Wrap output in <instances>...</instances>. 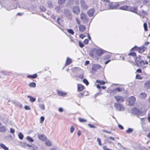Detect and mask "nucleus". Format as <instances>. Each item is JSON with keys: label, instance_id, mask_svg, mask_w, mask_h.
<instances>
[{"label": "nucleus", "instance_id": "obj_1", "mask_svg": "<svg viewBox=\"0 0 150 150\" xmlns=\"http://www.w3.org/2000/svg\"><path fill=\"white\" fill-rule=\"evenodd\" d=\"M128 57L127 58V61L129 62H133V60L132 59H134L137 65L138 66H142V65L145 64L144 61L142 60L140 57Z\"/></svg>", "mask_w": 150, "mask_h": 150}, {"label": "nucleus", "instance_id": "obj_28", "mask_svg": "<svg viewBox=\"0 0 150 150\" xmlns=\"http://www.w3.org/2000/svg\"><path fill=\"white\" fill-rule=\"evenodd\" d=\"M71 62V59L68 57L66 61V65H69Z\"/></svg>", "mask_w": 150, "mask_h": 150}, {"label": "nucleus", "instance_id": "obj_38", "mask_svg": "<svg viewBox=\"0 0 150 150\" xmlns=\"http://www.w3.org/2000/svg\"><path fill=\"white\" fill-rule=\"evenodd\" d=\"M66 0H58V3L59 4H64Z\"/></svg>", "mask_w": 150, "mask_h": 150}, {"label": "nucleus", "instance_id": "obj_62", "mask_svg": "<svg viewBox=\"0 0 150 150\" xmlns=\"http://www.w3.org/2000/svg\"><path fill=\"white\" fill-rule=\"evenodd\" d=\"M140 12H141V14H143V15H145L146 13L145 11H144L143 10H141L140 11Z\"/></svg>", "mask_w": 150, "mask_h": 150}, {"label": "nucleus", "instance_id": "obj_53", "mask_svg": "<svg viewBox=\"0 0 150 150\" xmlns=\"http://www.w3.org/2000/svg\"><path fill=\"white\" fill-rule=\"evenodd\" d=\"M25 109L26 110H30V107L27 105H25L24 107Z\"/></svg>", "mask_w": 150, "mask_h": 150}, {"label": "nucleus", "instance_id": "obj_34", "mask_svg": "<svg viewBox=\"0 0 150 150\" xmlns=\"http://www.w3.org/2000/svg\"><path fill=\"white\" fill-rule=\"evenodd\" d=\"M26 139L28 141L30 142H33L34 141L33 139L29 136L27 137L26 138Z\"/></svg>", "mask_w": 150, "mask_h": 150}, {"label": "nucleus", "instance_id": "obj_57", "mask_svg": "<svg viewBox=\"0 0 150 150\" xmlns=\"http://www.w3.org/2000/svg\"><path fill=\"white\" fill-rule=\"evenodd\" d=\"M88 42V40L87 39H85L83 41V43L85 44H87Z\"/></svg>", "mask_w": 150, "mask_h": 150}, {"label": "nucleus", "instance_id": "obj_49", "mask_svg": "<svg viewBox=\"0 0 150 150\" xmlns=\"http://www.w3.org/2000/svg\"><path fill=\"white\" fill-rule=\"evenodd\" d=\"M40 123H42L44 121V117L43 116H41L40 118Z\"/></svg>", "mask_w": 150, "mask_h": 150}, {"label": "nucleus", "instance_id": "obj_40", "mask_svg": "<svg viewBox=\"0 0 150 150\" xmlns=\"http://www.w3.org/2000/svg\"><path fill=\"white\" fill-rule=\"evenodd\" d=\"M18 136L19 138L20 139L22 140L23 139V135L20 132L18 134Z\"/></svg>", "mask_w": 150, "mask_h": 150}, {"label": "nucleus", "instance_id": "obj_60", "mask_svg": "<svg viewBox=\"0 0 150 150\" xmlns=\"http://www.w3.org/2000/svg\"><path fill=\"white\" fill-rule=\"evenodd\" d=\"M76 21L77 23L78 24H80V21L77 18H76Z\"/></svg>", "mask_w": 150, "mask_h": 150}, {"label": "nucleus", "instance_id": "obj_19", "mask_svg": "<svg viewBox=\"0 0 150 150\" xmlns=\"http://www.w3.org/2000/svg\"><path fill=\"white\" fill-rule=\"evenodd\" d=\"M119 6V5L118 4H117L114 5H112L111 4H110L109 5V7L110 9H116Z\"/></svg>", "mask_w": 150, "mask_h": 150}, {"label": "nucleus", "instance_id": "obj_45", "mask_svg": "<svg viewBox=\"0 0 150 150\" xmlns=\"http://www.w3.org/2000/svg\"><path fill=\"white\" fill-rule=\"evenodd\" d=\"M144 30L146 31L147 30V24L146 23H144Z\"/></svg>", "mask_w": 150, "mask_h": 150}, {"label": "nucleus", "instance_id": "obj_31", "mask_svg": "<svg viewBox=\"0 0 150 150\" xmlns=\"http://www.w3.org/2000/svg\"><path fill=\"white\" fill-rule=\"evenodd\" d=\"M128 55L129 56H136V53L135 52H131L128 54Z\"/></svg>", "mask_w": 150, "mask_h": 150}, {"label": "nucleus", "instance_id": "obj_21", "mask_svg": "<svg viewBox=\"0 0 150 150\" xmlns=\"http://www.w3.org/2000/svg\"><path fill=\"white\" fill-rule=\"evenodd\" d=\"M6 131V128L5 126H2L0 127V132H4Z\"/></svg>", "mask_w": 150, "mask_h": 150}, {"label": "nucleus", "instance_id": "obj_12", "mask_svg": "<svg viewBox=\"0 0 150 150\" xmlns=\"http://www.w3.org/2000/svg\"><path fill=\"white\" fill-rule=\"evenodd\" d=\"M134 48H136V50L139 53H142L143 52L146 50V48L144 47L138 48L137 46H135Z\"/></svg>", "mask_w": 150, "mask_h": 150}, {"label": "nucleus", "instance_id": "obj_15", "mask_svg": "<svg viewBox=\"0 0 150 150\" xmlns=\"http://www.w3.org/2000/svg\"><path fill=\"white\" fill-rule=\"evenodd\" d=\"M94 12V9L92 8L88 11L87 14L89 16L91 17L93 16Z\"/></svg>", "mask_w": 150, "mask_h": 150}, {"label": "nucleus", "instance_id": "obj_22", "mask_svg": "<svg viewBox=\"0 0 150 150\" xmlns=\"http://www.w3.org/2000/svg\"><path fill=\"white\" fill-rule=\"evenodd\" d=\"M27 97L28 98H30V101L32 103L34 102L36 100V98H35L33 97L30 96H27Z\"/></svg>", "mask_w": 150, "mask_h": 150}, {"label": "nucleus", "instance_id": "obj_37", "mask_svg": "<svg viewBox=\"0 0 150 150\" xmlns=\"http://www.w3.org/2000/svg\"><path fill=\"white\" fill-rule=\"evenodd\" d=\"M115 90L116 91H117L119 92H121L123 90L122 88L120 87H117L115 88Z\"/></svg>", "mask_w": 150, "mask_h": 150}, {"label": "nucleus", "instance_id": "obj_50", "mask_svg": "<svg viewBox=\"0 0 150 150\" xmlns=\"http://www.w3.org/2000/svg\"><path fill=\"white\" fill-rule=\"evenodd\" d=\"M0 73L5 75H6L8 74L7 72L6 71H1L0 72Z\"/></svg>", "mask_w": 150, "mask_h": 150}, {"label": "nucleus", "instance_id": "obj_44", "mask_svg": "<svg viewBox=\"0 0 150 150\" xmlns=\"http://www.w3.org/2000/svg\"><path fill=\"white\" fill-rule=\"evenodd\" d=\"M67 32L71 34H74V32L73 30L72 29H69L67 30Z\"/></svg>", "mask_w": 150, "mask_h": 150}, {"label": "nucleus", "instance_id": "obj_14", "mask_svg": "<svg viewBox=\"0 0 150 150\" xmlns=\"http://www.w3.org/2000/svg\"><path fill=\"white\" fill-rule=\"evenodd\" d=\"M106 52L101 49H98L96 50V53L98 56H101L105 52Z\"/></svg>", "mask_w": 150, "mask_h": 150}, {"label": "nucleus", "instance_id": "obj_26", "mask_svg": "<svg viewBox=\"0 0 150 150\" xmlns=\"http://www.w3.org/2000/svg\"><path fill=\"white\" fill-rule=\"evenodd\" d=\"M45 144L47 146H50L52 145V142L50 140H48L46 141Z\"/></svg>", "mask_w": 150, "mask_h": 150}, {"label": "nucleus", "instance_id": "obj_30", "mask_svg": "<svg viewBox=\"0 0 150 150\" xmlns=\"http://www.w3.org/2000/svg\"><path fill=\"white\" fill-rule=\"evenodd\" d=\"M0 146L5 150H8V148L6 146L3 144H0Z\"/></svg>", "mask_w": 150, "mask_h": 150}, {"label": "nucleus", "instance_id": "obj_61", "mask_svg": "<svg viewBox=\"0 0 150 150\" xmlns=\"http://www.w3.org/2000/svg\"><path fill=\"white\" fill-rule=\"evenodd\" d=\"M89 61H86V62H85V63H84V65L85 66H86L88 64H89Z\"/></svg>", "mask_w": 150, "mask_h": 150}, {"label": "nucleus", "instance_id": "obj_39", "mask_svg": "<svg viewBox=\"0 0 150 150\" xmlns=\"http://www.w3.org/2000/svg\"><path fill=\"white\" fill-rule=\"evenodd\" d=\"M30 148H29L30 150H37V148L36 146H32L31 145V147H30Z\"/></svg>", "mask_w": 150, "mask_h": 150}, {"label": "nucleus", "instance_id": "obj_10", "mask_svg": "<svg viewBox=\"0 0 150 150\" xmlns=\"http://www.w3.org/2000/svg\"><path fill=\"white\" fill-rule=\"evenodd\" d=\"M116 100L118 102L122 103L125 100L123 97L120 96H117L115 97Z\"/></svg>", "mask_w": 150, "mask_h": 150}, {"label": "nucleus", "instance_id": "obj_24", "mask_svg": "<svg viewBox=\"0 0 150 150\" xmlns=\"http://www.w3.org/2000/svg\"><path fill=\"white\" fill-rule=\"evenodd\" d=\"M145 87L147 88H150V81H146L144 84Z\"/></svg>", "mask_w": 150, "mask_h": 150}, {"label": "nucleus", "instance_id": "obj_5", "mask_svg": "<svg viewBox=\"0 0 150 150\" xmlns=\"http://www.w3.org/2000/svg\"><path fill=\"white\" fill-rule=\"evenodd\" d=\"M132 112L134 115H139L142 113L141 112L139 109L136 108H133L132 110Z\"/></svg>", "mask_w": 150, "mask_h": 150}, {"label": "nucleus", "instance_id": "obj_3", "mask_svg": "<svg viewBox=\"0 0 150 150\" xmlns=\"http://www.w3.org/2000/svg\"><path fill=\"white\" fill-rule=\"evenodd\" d=\"M81 19L84 23H87L88 21V19L86 15L84 13H82L80 14Z\"/></svg>", "mask_w": 150, "mask_h": 150}, {"label": "nucleus", "instance_id": "obj_36", "mask_svg": "<svg viewBox=\"0 0 150 150\" xmlns=\"http://www.w3.org/2000/svg\"><path fill=\"white\" fill-rule=\"evenodd\" d=\"M39 107L40 109L43 110H44L45 109V105L43 104H39Z\"/></svg>", "mask_w": 150, "mask_h": 150}, {"label": "nucleus", "instance_id": "obj_58", "mask_svg": "<svg viewBox=\"0 0 150 150\" xmlns=\"http://www.w3.org/2000/svg\"><path fill=\"white\" fill-rule=\"evenodd\" d=\"M48 6L50 8H52V4L50 2H48Z\"/></svg>", "mask_w": 150, "mask_h": 150}, {"label": "nucleus", "instance_id": "obj_7", "mask_svg": "<svg viewBox=\"0 0 150 150\" xmlns=\"http://www.w3.org/2000/svg\"><path fill=\"white\" fill-rule=\"evenodd\" d=\"M72 11L75 14L78 15L80 13V9L78 6H74L72 8Z\"/></svg>", "mask_w": 150, "mask_h": 150}, {"label": "nucleus", "instance_id": "obj_11", "mask_svg": "<svg viewBox=\"0 0 150 150\" xmlns=\"http://www.w3.org/2000/svg\"><path fill=\"white\" fill-rule=\"evenodd\" d=\"M81 6L84 9H87L88 8V5L86 4L84 0H81Z\"/></svg>", "mask_w": 150, "mask_h": 150}, {"label": "nucleus", "instance_id": "obj_13", "mask_svg": "<svg viewBox=\"0 0 150 150\" xmlns=\"http://www.w3.org/2000/svg\"><path fill=\"white\" fill-rule=\"evenodd\" d=\"M38 137L39 139L42 141H45L47 139V137L44 135L39 134H38Z\"/></svg>", "mask_w": 150, "mask_h": 150}, {"label": "nucleus", "instance_id": "obj_43", "mask_svg": "<svg viewBox=\"0 0 150 150\" xmlns=\"http://www.w3.org/2000/svg\"><path fill=\"white\" fill-rule=\"evenodd\" d=\"M83 82L86 85H88L89 84V82H88V81L86 79H83Z\"/></svg>", "mask_w": 150, "mask_h": 150}, {"label": "nucleus", "instance_id": "obj_29", "mask_svg": "<svg viewBox=\"0 0 150 150\" xmlns=\"http://www.w3.org/2000/svg\"><path fill=\"white\" fill-rule=\"evenodd\" d=\"M58 94L60 96H63L66 95L67 93L66 92L63 93L62 91H59L58 92Z\"/></svg>", "mask_w": 150, "mask_h": 150}, {"label": "nucleus", "instance_id": "obj_9", "mask_svg": "<svg viewBox=\"0 0 150 150\" xmlns=\"http://www.w3.org/2000/svg\"><path fill=\"white\" fill-rule=\"evenodd\" d=\"M127 11H132L137 13L138 11L137 8V7L135 6L131 7L128 6Z\"/></svg>", "mask_w": 150, "mask_h": 150}, {"label": "nucleus", "instance_id": "obj_6", "mask_svg": "<svg viewBox=\"0 0 150 150\" xmlns=\"http://www.w3.org/2000/svg\"><path fill=\"white\" fill-rule=\"evenodd\" d=\"M101 67V65L98 64H95L93 65L92 68V70L93 72H96L97 70Z\"/></svg>", "mask_w": 150, "mask_h": 150}, {"label": "nucleus", "instance_id": "obj_47", "mask_svg": "<svg viewBox=\"0 0 150 150\" xmlns=\"http://www.w3.org/2000/svg\"><path fill=\"white\" fill-rule=\"evenodd\" d=\"M74 128L73 126H71L70 128V132L71 133H72L74 131Z\"/></svg>", "mask_w": 150, "mask_h": 150}, {"label": "nucleus", "instance_id": "obj_25", "mask_svg": "<svg viewBox=\"0 0 150 150\" xmlns=\"http://www.w3.org/2000/svg\"><path fill=\"white\" fill-rule=\"evenodd\" d=\"M37 77V75L36 74H35L33 75H29L27 76L28 78H31L33 79H35Z\"/></svg>", "mask_w": 150, "mask_h": 150}, {"label": "nucleus", "instance_id": "obj_64", "mask_svg": "<svg viewBox=\"0 0 150 150\" xmlns=\"http://www.w3.org/2000/svg\"><path fill=\"white\" fill-rule=\"evenodd\" d=\"M118 127L119 128L121 129H124L123 127L120 125H119L118 126Z\"/></svg>", "mask_w": 150, "mask_h": 150}, {"label": "nucleus", "instance_id": "obj_18", "mask_svg": "<svg viewBox=\"0 0 150 150\" xmlns=\"http://www.w3.org/2000/svg\"><path fill=\"white\" fill-rule=\"evenodd\" d=\"M84 86L81 84H78L77 85V91L80 92L82 91L84 89Z\"/></svg>", "mask_w": 150, "mask_h": 150}, {"label": "nucleus", "instance_id": "obj_4", "mask_svg": "<svg viewBox=\"0 0 150 150\" xmlns=\"http://www.w3.org/2000/svg\"><path fill=\"white\" fill-rule=\"evenodd\" d=\"M64 12L65 14V16L68 18L71 19L72 17V14L70 11L67 9H64Z\"/></svg>", "mask_w": 150, "mask_h": 150}, {"label": "nucleus", "instance_id": "obj_17", "mask_svg": "<svg viewBox=\"0 0 150 150\" xmlns=\"http://www.w3.org/2000/svg\"><path fill=\"white\" fill-rule=\"evenodd\" d=\"M21 145L22 147L26 149H27V147H31V145L28 144L24 142L21 143Z\"/></svg>", "mask_w": 150, "mask_h": 150}, {"label": "nucleus", "instance_id": "obj_33", "mask_svg": "<svg viewBox=\"0 0 150 150\" xmlns=\"http://www.w3.org/2000/svg\"><path fill=\"white\" fill-rule=\"evenodd\" d=\"M57 22L58 23L59 25H61L62 24V20L60 18H58L57 19Z\"/></svg>", "mask_w": 150, "mask_h": 150}, {"label": "nucleus", "instance_id": "obj_41", "mask_svg": "<svg viewBox=\"0 0 150 150\" xmlns=\"http://www.w3.org/2000/svg\"><path fill=\"white\" fill-rule=\"evenodd\" d=\"M79 120L80 122H84L87 121L86 120L80 117L79 118Z\"/></svg>", "mask_w": 150, "mask_h": 150}, {"label": "nucleus", "instance_id": "obj_23", "mask_svg": "<svg viewBox=\"0 0 150 150\" xmlns=\"http://www.w3.org/2000/svg\"><path fill=\"white\" fill-rule=\"evenodd\" d=\"M128 6L127 5H124L120 7L119 9L121 10L127 11Z\"/></svg>", "mask_w": 150, "mask_h": 150}, {"label": "nucleus", "instance_id": "obj_32", "mask_svg": "<svg viewBox=\"0 0 150 150\" xmlns=\"http://www.w3.org/2000/svg\"><path fill=\"white\" fill-rule=\"evenodd\" d=\"M36 86V83L34 82H32L29 84V86L31 87L34 88Z\"/></svg>", "mask_w": 150, "mask_h": 150}, {"label": "nucleus", "instance_id": "obj_42", "mask_svg": "<svg viewBox=\"0 0 150 150\" xmlns=\"http://www.w3.org/2000/svg\"><path fill=\"white\" fill-rule=\"evenodd\" d=\"M40 8L42 11H44L46 10V8L43 6H40Z\"/></svg>", "mask_w": 150, "mask_h": 150}, {"label": "nucleus", "instance_id": "obj_54", "mask_svg": "<svg viewBox=\"0 0 150 150\" xmlns=\"http://www.w3.org/2000/svg\"><path fill=\"white\" fill-rule=\"evenodd\" d=\"M84 94V93H81L78 95V97L80 98H81V97L83 96Z\"/></svg>", "mask_w": 150, "mask_h": 150}, {"label": "nucleus", "instance_id": "obj_52", "mask_svg": "<svg viewBox=\"0 0 150 150\" xmlns=\"http://www.w3.org/2000/svg\"><path fill=\"white\" fill-rule=\"evenodd\" d=\"M136 79H142V78L138 74H137L136 75Z\"/></svg>", "mask_w": 150, "mask_h": 150}, {"label": "nucleus", "instance_id": "obj_56", "mask_svg": "<svg viewBox=\"0 0 150 150\" xmlns=\"http://www.w3.org/2000/svg\"><path fill=\"white\" fill-rule=\"evenodd\" d=\"M97 141L98 142V144L100 146H101V140L99 138H97Z\"/></svg>", "mask_w": 150, "mask_h": 150}, {"label": "nucleus", "instance_id": "obj_20", "mask_svg": "<svg viewBox=\"0 0 150 150\" xmlns=\"http://www.w3.org/2000/svg\"><path fill=\"white\" fill-rule=\"evenodd\" d=\"M139 97L141 99H143L146 98V94L145 93H142L140 94Z\"/></svg>", "mask_w": 150, "mask_h": 150}, {"label": "nucleus", "instance_id": "obj_51", "mask_svg": "<svg viewBox=\"0 0 150 150\" xmlns=\"http://www.w3.org/2000/svg\"><path fill=\"white\" fill-rule=\"evenodd\" d=\"M10 129L11 133H12L13 135H14V133L15 131V130L13 129L12 128H11Z\"/></svg>", "mask_w": 150, "mask_h": 150}, {"label": "nucleus", "instance_id": "obj_27", "mask_svg": "<svg viewBox=\"0 0 150 150\" xmlns=\"http://www.w3.org/2000/svg\"><path fill=\"white\" fill-rule=\"evenodd\" d=\"M133 131V129L132 128H129L126 131V132L128 134H130Z\"/></svg>", "mask_w": 150, "mask_h": 150}, {"label": "nucleus", "instance_id": "obj_63", "mask_svg": "<svg viewBox=\"0 0 150 150\" xmlns=\"http://www.w3.org/2000/svg\"><path fill=\"white\" fill-rule=\"evenodd\" d=\"M79 77L81 79H83L84 78L83 75L82 74H81L79 76Z\"/></svg>", "mask_w": 150, "mask_h": 150}, {"label": "nucleus", "instance_id": "obj_46", "mask_svg": "<svg viewBox=\"0 0 150 150\" xmlns=\"http://www.w3.org/2000/svg\"><path fill=\"white\" fill-rule=\"evenodd\" d=\"M88 125L90 128H95L96 127L94 125L91 124H88Z\"/></svg>", "mask_w": 150, "mask_h": 150}, {"label": "nucleus", "instance_id": "obj_16", "mask_svg": "<svg viewBox=\"0 0 150 150\" xmlns=\"http://www.w3.org/2000/svg\"><path fill=\"white\" fill-rule=\"evenodd\" d=\"M79 31L81 32H84L86 30V27L83 25H80L79 26Z\"/></svg>", "mask_w": 150, "mask_h": 150}, {"label": "nucleus", "instance_id": "obj_59", "mask_svg": "<svg viewBox=\"0 0 150 150\" xmlns=\"http://www.w3.org/2000/svg\"><path fill=\"white\" fill-rule=\"evenodd\" d=\"M85 36L83 34H81L79 35V37L82 39H83V38L85 37Z\"/></svg>", "mask_w": 150, "mask_h": 150}, {"label": "nucleus", "instance_id": "obj_8", "mask_svg": "<svg viewBox=\"0 0 150 150\" xmlns=\"http://www.w3.org/2000/svg\"><path fill=\"white\" fill-rule=\"evenodd\" d=\"M136 100L135 98L132 96L130 97L128 99L129 105H134Z\"/></svg>", "mask_w": 150, "mask_h": 150}, {"label": "nucleus", "instance_id": "obj_2", "mask_svg": "<svg viewBox=\"0 0 150 150\" xmlns=\"http://www.w3.org/2000/svg\"><path fill=\"white\" fill-rule=\"evenodd\" d=\"M114 106L116 109L119 111H123L125 110V108L122 104L118 103H115L114 104Z\"/></svg>", "mask_w": 150, "mask_h": 150}, {"label": "nucleus", "instance_id": "obj_55", "mask_svg": "<svg viewBox=\"0 0 150 150\" xmlns=\"http://www.w3.org/2000/svg\"><path fill=\"white\" fill-rule=\"evenodd\" d=\"M102 131L105 132L106 133H109V134H111V132L108 131V130L105 129H103L102 130Z\"/></svg>", "mask_w": 150, "mask_h": 150}, {"label": "nucleus", "instance_id": "obj_35", "mask_svg": "<svg viewBox=\"0 0 150 150\" xmlns=\"http://www.w3.org/2000/svg\"><path fill=\"white\" fill-rule=\"evenodd\" d=\"M96 82L99 83L101 85H104L105 83V82L104 81L100 80H97Z\"/></svg>", "mask_w": 150, "mask_h": 150}, {"label": "nucleus", "instance_id": "obj_48", "mask_svg": "<svg viewBox=\"0 0 150 150\" xmlns=\"http://www.w3.org/2000/svg\"><path fill=\"white\" fill-rule=\"evenodd\" d=\"M79 46L81 48L83 47L84 46L83 44L80 41L79 42Z\"/></svg>", "mask_w": 150, "mask_h": 150}]
</instances>
